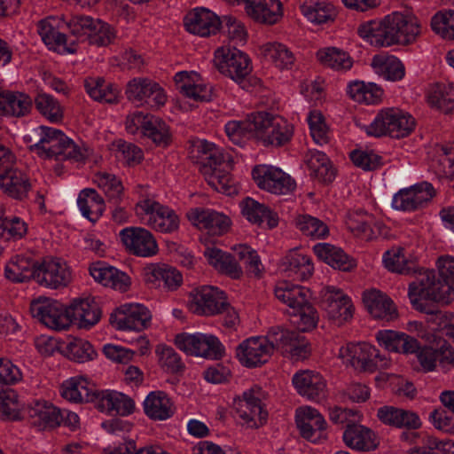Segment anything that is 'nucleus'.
I'll list each match as a JSON object with an SVG mask.
<instances>
[{"instance_id":"423d86ee","label":"nucleus","mask_w":454,"mask_h":454,"mask_svg":"<svg viewBox=\"0 0 454 454\" xmlns=\"http://www.w3.org/2000/svg\"><path fill=\"white\" fill-rule=\"evenodd\" d=\"M136 213L142 222L156 231L171 233L179 228V217L168 206L151 198H142L136 205Z\"/></svg>"},{"instance_id":"c756f323","label":"nucleus","mask_w":454,"mask_h":454,"mask_svg":"<svg viewBox=\"0 0 454 454\" xmlns=\"http://www.w3.org/2000/svg\"><path fill=\"white\" fill-rule=\"evenodd\" d=\"M174 81L177 90L187 98L200 102H207L212 98L211 86L205 83L196 72H178L175 74Z\"/></svg>"},{"instance_id":"9d476101","label":"nucleus","mask_w":454,"mask_h":454,"mask_svg":"<svg viewBox=\"0 0 454 454\" xmlns=\"http://www.w3.org/2000/svg\"><path fill=\"white\" fill-rule=\"evenodd\" d=\"M175 345L187 355L207 359H221L225 352L217 337L201 333H178L175 337Z\"/></svg>"},{"instance_id":"8fccbe9b","label":"nucleus","mask_w":454,"mask_h":454,"mask_svg":"<svg viewBox=\"0 0 454 454\" xmlns=\"http://www.w3.org/2000/svg\"><path fill=\"white\" fill-rule=\"evenodd\" d=\"M85 90L94 100L104 103H115L119 96L117 86L99 76L88 77L84 81Z\"/></svg>"},{"instance_id":"37998d69","label":"nucleus","mask_w":454,"mask_h":454,"mask_svg":"<svg viewBox=\"0 0 454 454\" xmlns=\"http://www.w3.org/2000/svg\"><path fill=\"white\" fill-rule=\"evenodd\" d=\"M313 251L319 260L326 262L334 269L348 271L356 266L353 259L344 251L329 243H318L313 247Z\"/></svg>"},{"instance_id":"6ab92c4d","label":"nucleus","mask_w":454,"mask_h":454,"mask_svg":"<svg viewBox=\"0 0 454 454\" xmlns=\"http://www.w3.org/2000/svg\"><path fill=\"white\" fill-rule=\"evenodd\" d=\"M295 422L302 438L313 443H319L327 438V423L316 408L301 406L296 409Z\"/></svg>"},{"instance_id":"bf43d9fd","label":"nucleus","mask_w":454,"mask_h":454,"mask_svg":"<svg viewBox=\"0 0 454 454\" xmlns=\"http://www.w3.org/2000/svg\"><path fill=\"white\" fill-rule=\"evenodd\" d=\"M254 118V113H252L244 121H230L225 124L226 135L234 145H243L247 139L255 137Z\"/></svg>"},{"instance_id":"49530a36","label":"nucleus","mask_w":454,"mask_h":454,"mask_svg":"<svg viewBox=\"0 0 454 454\" xmlns=\"http://www.w3.org/2000/svg\"><path fill=\"white\" fill-rule=\"evenodd\" d=\"M77 205L82 215L90 222H97L106 209L103 197L92 188H86L80 192Z\"/></svg>"},{"instance_id":"a19ab883","label":"nucleus","mask_w":454,"mask_h":454,"mask_svg":"<svg viewBox=\"0 0 454 454\" xmlns=\"http://www.w3.org/2000/svg\"><path fill=\"white\" fill-rule=\"evenodd\" d=\"M309 176L322 183H331L335 177V171L327 155L318 150L310 149L305 156Z\"/></svg>"},{"instance_id":"4be33fe9","label":"nucleus","mask_w":454,"mask_h":454,"mask_svg":"<svg viewBox=\"0 0 454 454\" xmlns=\"http://www.w3.org/2000/svg\"><path fill=\"white\" fill-rule=\"evenodd\" d=\"M267 335L272 344V352L274 349H280L282 353L296 360L307 356V347L300 333L277 327L271 328Z\"/></svg>"},{"instance_id":"9b49d317","label":"nucleus","mask_w":454,"mask_h":454,"mask_svg":"<svg viewBox=\"0 0 454 454\" xmlns=\"http://www.w3.org/2000/svg\"><path fill=\"white\" fill-rule=\"evenodd\" d=\"M340 356L346 359L355 369L363 372H374L389 366L390 361L372 345L363 343H348L341 347Z\"/></svg>"},{"instance_id":"6e6d98bb","label":"nucleus","mask_w":454,"mask_h":454,"mask_svg":"<svg viewBox=\"0 0 454 454\" xmlns=\"http://www.w3.org/2000/svg\"><path fill=\"white\" fill-rule=\"evenodd\" d=\"M158 365L166 373L178 374L185 369L180 355L170 346L159 344L155 348Z\"/></svg>"},{"instance_id":"f257e3e1","label":"nucleus","mask_w":454,"mask_h":454,"mask_svg":"<svg viewBox=\"0 0 454 454\" xmlns=\"http://www.w3.org/2000/svg\"><path fill=\"white\" fill-rule=\"evenodd\" d=\"M358 35L376 47L409 44L421 33L419 19L411 12H394L382 20H370L359 26Z\"/></svg>"},{"instance_id":"1a4fd4ad","label":"nucleus","mask_w":454,"mask_h":454,"mask_svg":"<svg viewBox=\"0 0 454 454\" xmlns=\"http://www.w3.org/2000/svg\"><path fill=\"white\" fill-rule=\"evenodd\" d=\"M214 65L223 75L237 83L243 82L252 72L249 57L235 47L221 46L214 53Z\"/></svg>"},{"instance_id":"dca6fc26","label":"nucleus","mask_w":454,"mask_h":454,"mask_svg":"<svg viewBox=\"0 0 454 454\" xmlns=\"http://www.w3.org/2000/svg\"><path fill=\"white\" fill-rule=\"evenodd\" d=\"M72 279L67 262L57 257H45L37 263L35 280L51 289L66 287Z\"/></svg>"},{"instance_id":"603ef678","label":"nucleus","mask_w":454,"mask_h":454,"mask_svg":"<svg viewBox=\"0 0 454 454\" xmlns=\"http://www.w3.org/2000/svg\"><path fill=\"white\" fill-rule=\"evenodd\" d=\"M93 183L103 192L109 202L118 204L122 200L124 187L115 175L98 171L93 176Z\"/></svg>"},{"instance_id":"412c9836","label":"nucleus","mask_w":454,"mask_h":454,"mask_svg":"<svg viewBox=\"0 0 454 454\" xmlns=\"http://www.w3.org/2000/svg\"><path fill=\"white\" fill-rule=\"evenodd\" d=\"M272 354V344L268 335L247 339L236 348V356L240 364L249 368L265 364Z\"/></svg>"},{"instance_id":"7c9ffc66","label":"nucleus","mask_w":454,"mask_h":454,"mask_svg":"<svg viewBox=\"0 0 454 454\" xmlns=\"http://www.w3.org/2000/svg\"><path fill=\"white\" fill-rule=\"evenodd\" d=\"M233 160L231 154L223 162H219L215 166H207L202 174L207 184L215 191L232 195L237 192L236 182L231 176L230 171L232 168Z\"/></svg>"},{"instance_id":"f03ea898","label":"nucleus","mask_w":454,"mask_h":454,"mask_svg":"<svg viewBox=\"0 0 454 454\" xmlns=\"http://www.w3.org/2000/svg\"><path fill=\"white\" fill-rule=\"evenodd\" d=\"M24 141L42 159L83 164L90 154L87 147L74 143L62 130L48 126L31 129Z\"/></svg>"},{"instance_id":"c03bdc74","label":"nucleus","mask_w":454,"mask_h":454,"mask_svg":"<svg viewBox=\"0 0 454 454\" xmlns=\"http://www.w3.org/2000/svg\"><path fill=\"white\" fill-rule=\"evenodd\" d=\"M37 264L25 254H15L6 263L4 275L12 282H26L31 278H35Z\"/></svg>"},{"instance_id":"a18cd8bd","label":"nucleus","mask_w":454,"mask_h":454,"mask_svg":"<svg viewBox=\"0 0 454 454\" xmlns=\"http://www.w3.org/2000/svg\"><path fill=\"white\" fill-rule=\"evenodd\" d=\"M0 188L14 199H22L30 189L26 174L18 168L6 169L0 175Z\"/></svg>"},{"instance_id":"6e6552de","label":"nucleus","mask_w":454,"mask_h":454,"mask_svg":"<svg viewBox=\"0 0 454 454\" xmlns=\"http://www.w3.org/2000/svg\"><path fill=\"white\" fill-rule=\"evenodd\" d=\"M408 296L416 309L423 310V301H443L449 296V287L440 277L436 278L434 270H425L409 285Z\"/></svg>"},{"instance_id":"ea45409f","label":"nucleus","mask_w":454,"mask_h":454,"mask_svg":"<svg viewBox=\"0 0 454 454\" xmlns=\"http://www.w3.org/2000/svg\"><path fill=\"white\" fill-rule=\"evenodd\" d=\"M67 309L71 314V322L76 321L82 329L91 328L101 317L98 304L89 299L74 300Z\"/></svg>"},{"instance_id":"4d7b16f0","label":"nucleus","mask_w":454,"mask_h":454,"mask_svg":"<svg viewBox=\"0 0 454 454\" xmlns=\"http://www.w3.org/2000/svg\"><path fill=\"white\" fill-rule=\"evenodd\" d=\"M261 53L280 69L289 68L294 62L293 52L283 43L270 42L260 47Z\"/></svg>"},{"instance_id":"aec40b11","label":"nucleus","mask_w":454,"mask_h":454,"mask_svg":"<svg viewBox=\"0 0 454 454\" xmlns=\"http://www.w3.org/2000/svg\"><path fill=\"white\" fill-rule=\"evenodd\" d=\"M119 235L126 250L133 255L153 257L159 251L155 238L145 228L127 227L122 229Z\"/></svg>"},{"instance_id":"3c124183","label":"nucleus","mask_w":454,"mask_h":454,"mask_svg":"<svg viewBox=\"0 0 454 454\" xmlns=\"http://www.w3.org/2000/svg\"><path fill=\"white\" fill-rule=\"evenodd\" d=\"M31 98L21 92L4 91L0 97V114L20 117L29 113Z\"/></svg>"},{"instance_id":"cd10ccee","label":"nucleus","mask_w":454,"mask_h":454,"mask_svg":"<svg viewBox=\"0 0 454 454\" xmlns=\"http://www.w3.org/2000/svg\"><path fill=\"white\" fill-rule=\"evenodd\" d=\"M362 299L365 308L374 318L387 322L397 318L398 311L393 300L380 290L376 288L364 290Z\"/></svg>"},{"instance_id":"c85d7f7f","label":"nucleus","mask_w":454,"mask_h":454,"mask_svg":"<svg viewBox=\"0 0 454 454\" xmlns=\"http://www.w3.org/2000/svg\"><path fill=\"white\" fill-rule=\"evenodd\" d=\"M187 217L193 225L211 235L223 234L231 224L228 216L209 208H192Z\"/></svg>"},{"instance_id":"a211bd4d","label":"nucleus","mask_w":454,"mask_h":454,"mask_svg":"<svg viewBox=\"0 0 454 454\" xmlns=\"http://www.w3.org/2000/svg\"><path fill=\"white\" fill-rule=\"evenodd\" d=\"M225 293L218 287L202 286L193 289L189 294V309L200 316L220 314L225 305Z\"/></svg>"},{"instance_id":"58836bf2","label":"nucleus","mask_w":454,"mask_h":454,"mask_svg":"<svg viewBox=\"0 0 454 454\" xmlns=\"http://www.w3.org/2000/svg\"><path fill=\"white\" fill-rule=\"evenodd\" d=\"M246 12L254 21L274 24L282 16L281 3L278 0H247Z\"/></svg>"},{"instance_id":"09e8293b","label":"nucleus","mask_w":454,"mask_h":454,"mask_svg":"<svg viewBox=\"0 0 454 454\" xmlns=\"http://www.w3.org/2000/svg\"><path fill=\"white\" fill-rule=\"evenodd\" d=\"M372 67L374 72L387 81H399L405 74L401 60L392 55L379 54L372 58Z\"/></svg>"},{"instance_id":"864d4df0","label":"nucleus","mask_w":454,"mask_h":454,"mask_svg":"<svg viewBox=\"0 0 454 454\" xmlns=\"http://www.w3.org/2000/svg\"><path fill=\"white\" fill-rule=\"evenodd\" d=\"M294 225L303 236L312 239H325L330 233L324 221L309 214L297 215L294 218Z\"/></svg>"},{"instance_id":"20e7f679","label":"nucleus","mask_w":454,"mask_h":454,"mask_svg":"<svg viewBox=\"0 0 454 454\" xmlns=\"http://www.w3.org/2000/svg\"><path fill=\"white\" fill-rule=\"evenodd\" d=\"M276 298L288 307L291 322L301 332L314 329L318 322V314L309 301V291L299 285L283 280L274 288Z\"/></svg>"},{"instance_id":"774afa93","label":"nucleus","mask_w":454,"mask_h":454,"mask_svg":"<svg viewBox=\"0 0 454 454\" xmlns=\"http://www.w3.org/2000/svg\"><path fill=\"white\" fill-rule=\"evenodd\" d=\"M432 29L446 40H454V10L435 13L431 20Z\"/></svg>"},{"instance_id":"e433bc0d","label":"nucleus","mask_w":454,"mask_h":454,"mask_svg":"<svg viewBox=\"0 0 454 454\" xmlns=\"http://www.w3.org/2000/svg\"><path fill=\"white\" fill-rule=\"evenodd\" d=\"M342 439L347 447L359 451H371L378 447L376 434L370 428L358 424H348Z\"/></svg>"},{"instance_id":"a878e982","label":"nucleus","mask_w":454,"mask_h":454,"mask_svg":"<svg viewBox=\"0 0 454 454\" xmlns=\"http://www.w3.org/2000/svg\"><path fill=\"white\" fill-rule=\"evenodd\" d=\"M27 412L30 425L38 430L58 427L63 419L60 410L45 400L32 402L27 406Z\"/></svg>"},{"instance_id":"f3484780","label":"nucleus","mask_w":454,"mask_h":454,"mask_svg":"<svg viewBox=\"0 0 454 454\" xmlns=\"http://www.w3.org/2000/svg\"><path fill=\"white\" fill-rule=\"evenodd\" d=\"M435 193L432 184L426 181L420 182L395 193L392 199V207L404 212L416 211L431 201Z\"/></svg>"},{"instance_id":"0eeeda50","label":"nucleus","mask_w":454,"mask_h":454,"mask_svg":"<svg viewBox=\"0 0 454 454\" xmlns=\"http://www.w3.org/2000/svg\"><path fill=\"white\" fill-rule=\"evenodd\" d=\"M255 137L264 145L282 146L293 137V127L284 118L267 112L254 113Z\"/></svg>"},{"instance_id":"39448f33","label":"nucleus","mask_w":454,"mask_h":454,"mask_svg":"<svg viewBox=\"0 0 454 454\" xmlns=\"http://www.w3.org/2000/svg\"><path fill=\"white\" fill-rule=\"evenodd\" d=\"M415 119L408 112L396 107L380 110L373 121L364 127L369 136H389L400 138L409 136L415 129Z\"/></svg>"},{"instance_id":"052dcab7","label":"nucleus","mask_w":454,"mask_h":454,"mask_svg":"<svg viewBox=\"0 0 454 454\" xmlns=\"http://www.w3.org/2000/svg\"><path fill=\"white\" fill-rule=\"evenodd\" d=\"M427 101L445 114L454 112V83L436 84L429 92Z\"/></svg>"},{"instance_id":"f8f14e48","label":"nucleus","mask_w":454,"mask_h":454,"mask_svg":"<svg viewBox=\"0 0 454 454\" xmlns=\"http://www.w3.org/2000/svg\"><path fill=\"white\" fill-rule=\"evenodd\" d=\"M30 312L33 317L52 330H66L71 325V314L67 308L51 298L39 297L33 301Z\"/></svg>"},{"instance_id":"69168bd1","label":"nucleus","mask_w":454,"mask_h":454,"mask_svg":"<svg viewBox=\"0 0 454 454\" xmlns=\"http://www.w3.org/2000/svg\"><path fill=\"white\" fill-rule=\"evenodd\" d=\"M384 266L392 272L409 274L414 270L412 262L404 255V249L400 247H392L383 254Z\"/></svg>"},{"instance_id":"13d9d810","label":"nucleus","mask_w":454,"mask_h":454,"mask_svg":"<svg viewBox=\"0 0 454 454\" xmlns=\"http://www.w3.org/2000/svg\"><path fill=\"white\" fill-rule=\"evenodd\" d=\"M348 94L357 103L373 105L380 102L383 91L375 83L355 81L348 84Z\"/></svg>"},{"instance_id":"680f3d73","label":"nucleus","mask_w":454,"mask_h":454,"mask_svg":"<svg viewBox=\"0 0 454 454\" xmlns=\"http://www.w3.org/2000/svg\"><path fill=\"white\" fill-rule=\"evenodd\" d=\"M285 263L289 276L297 279L305 280L313 273L314 267L310 257L297 251L290 252L285 258Z\"/></svg>"},{"instance_id":"5fc2aeb1","label":"nucleus","mask_w":454,"mask_h":454,"mask_svg":"<svg viewBox=\"0 0 454 454\" xmlns=\"http://www.w3.org/2000/svg\"><path fill=\"white\" fill-rule=\"evenodd\" d=\"M317 60L325 67L337 71L349 70L353 60L348 52L337 47H325L317 51Z\"/></svg>"},{"instance_id":"de8ad7c7","label":"nucleus","mask_w":454,"mask_h":454,"mask_svg":"<svg viewBox=\"0 0 454 454\" xmlns=\"http://www.w3.org/2000/svg\"><path fill=\"white\" fill-rule=\"evenodd\" d=\"M300 8L309 21L317 25L333 21L336 16L334 6L326 0H302Z\"/></svg>"},{"instance_id":"ddd939ff","label":"nucleus","mask_w":454,"mask_h":454,"mask_svg":"<svg viewBox=\"0 0 454 454\" xmlns=\"http://www.w3.org/2000/svg\"><path fill=\"white\" fill-rule=\"evenodd\" d=\"M125 94L128 100L137 106L159 108L167 101L164 90L159 83L147 77H135L129 81Z\"/></svg>"},{"instance_id":"338daca9","label":"nucleus","mask_w":454,"mask_h":454,"mask_svg":"<svg viewBox=\"0 0 454 454\" xmlns=\"http://www.w3.org/2000/svg\"><path fill=\"white\" fill-rule=\"evenodd\" d=\"M372 219L366 214L355 213L348 216L347 225L357 237L364 240H370L376 237L372 227Z\"/></svg>"},{"instance_id":"79ce46f5","label":"nucleus","mask_w":454,"mask_h":454,"mask_svg":"<svg viewBox=\"0 0 454 454\" xmlns=\"http://www.w3.org/2000/svg\"><path fill=\"white\" fill-rule=\"evenodd\" d=\"M241 208L243 215L252 223L262 225L265 223L270 229L275 228L278 223L276 213L252 198H246L241 202Z\"/></svg>"},{"instance_id":"4c0bfd02","label":"nucleus","mask_w":454,"mask_h":454,"mask_svg":"<svg viewBox=\"0 0 454 454\" xmlns=\"http://www.w3.org/2000/svg\"><path fill=\"white\" fill-rule=\"evenodd\" d=\"M189 153L195 162L201 165V171L205 170L207 166L209 168L225 161L229 154L215 144L201 139L192 142Z\"/></svg>"},{"instance_id":"2f4dec72","label":"nucleus","mask_w":454,"mask_h":454,"mask_svg":"<svg viewBox=\"0 0 454 454\" xmlns=\"http://www.w3.org/2000/svg\"><path fill=\"white\" fill-rule=\"evenodd\" d=\"M61 396L74 403L96 402L98 391L82 376H74L65 380L60 387Z\"/></svg>"},{"instance_id":"2eb2a0df","label":"nucleus","mask_w":454,"mask_h":454,"mask_svg":"<svg viewBox=\"0 0 454 454\" xmlns=\"http://www.w3.org/2000/svg\"><path fill=\"white\" fill-rule=\"evenodd\" d=\"M257 186L268 192L286 195L294 191L296 183L282 169L270 165H258L252 170Z\"/></svg>"},{"instance_id":"b1692460","label":"nucleus","mask_w":454,"mask_h":454,"mask_svg":"<svg viewBox=\"0 0 454 454\" xmlns=\"http://www.w3.org/2000/svg\"><path fill=\"white\" fill-rule=\"evenodd\" d=\"M297 393L302 397L320 402L326 396V380L319 372L313 370H300L292 378Z\"/></svg>"},{"instance_id":"0e129e2a","label":"nucleus","mask_w":454,"mask_h":454,"mask_svg":"<svg viewBox=\"0 0 454 454\" xmlns=\"http://www.w3.org/2000/svg\"><path fill=\"white\" fill-rule=\"evenodd\" d=\"M87 36L88 43L98 47H105L114 43L116 33L114 28L100 20H93Z\"/></svg>"},{"instance_id":"5701e85b","label":"nucleus","mask_w":454,"mask_h":454,"mask_svg":"<svg viewBox=\"0 0 454 454\" xmlns=\"http://www.w3.org/2000/svg\"><path fill=\"white\" fill-rule=\"evenodd\" d=\"M145 282L153 288L175 291L183 284V276L176 268L165 263H149L144 268Z\"/></svg>"},{"instance_id":"72a5a7b5","label":"nucleus","mask_w":454,"mask_h":454,"mask_svg":"<svg viewBox=\"0 0 454 454\" xmlns=\"http://www.w3.org/2000/svg\"><path fill=\"white\" fill-rule=\"evenodd\" d=\"M220 23L218 16L206 8H196L184 18L186 30L200 36L215 34Z\"/></svg>"},{"instance_id":"7ed1b4c3","label":"nucleus","mask_w":454,"mask_h":454,"mask_svg":"<svg viewBox=\"0 0 454 454\" xmlns=\"http://www.w3.org/2000/svg\"><path fill=\"white\" fill-rule=\"evenodd\" d=\"M90 16H74L69 20L63 17H48L38 24V33L50 50L60 54L76 51V43L68 39L66 32L76 36L79 41H86L89 29L93 23Z\"/></svg>"},{"instance_id":"473e14b6","label":"nucleus","mask_w":454,"mask_h":454,"mask_svg":"<svg viewBox=\"0 0 454 454\" xmlns=\"http://www.w3.org/2000/svg\"><path fill=\"white\" fill-rule=\"evenodd\" d=\"M90 273L97 282L120 292H126L131 284L130 278L125 272L104 262L92 263Z\"/></svg>"},{"instance_id":"e2e57ef3","label":"nucleus","mask_w":454,"mask_h":454,"mask_svg":"<svg viewBox=\"0 0 454 454\" xmlns=\"http://www.w3.org/2000/svg\"><path fill=\"white\" fill-rule=\"evenodd\" d=\"M38 112L49 121L59 122L63 119V108L59 102L51 95L40 93L35 99Z\"/></svg>"},{"instance_id":"f704fd0d","label":"nucleus","mask_w":454,"mask_h":454,"mask_svg":"<svg viewBox=\"0 0 454 454\" xmlns=\"http://www.w3.org/2000/svg\"><path fill=\"white\" fill-rule=\"evenodd\" d=\"M97 406L109 415L129 416L135 410V402L127 395L114 390L98 391Z\"/></svg>"},{"instance_id":"bb28decb","label":"nucleus","mask_w":454,"mask_h":454,"mask_svg":"<svg viewBox=\"0 0 454 454\" xmlns=\"http://www.w3.org/2000/svg\"><path fill=\"white\" fill-rule=\"evenodd\" d=\"M322 305L328 317L341 324L352 317L353 304L350 298L342 290L328 286L323 295Z\"/></svg>"},{"instance_id":"4468645a","label":"nucleus","mask_w":454,"mask_h":454,"mask_svg":"<svg viewBox=\"0 0 454 454\" xmlns=\"http://www.w3.org/2000/svg\"><path fill=\"white\" fill-rule=\"evenodd\" d=\"M263 393L260 387L245 391L242 396L235 400L234 406L239 418L248 427H259L266 423L268 412L262 401Z\"/></svg>"},{"instance_id":"393cba45","label":"nucleus","mask_w":454,"mask_h":454,"mask_svg":"<svg viewBox=\"0 0 454 454\" xmlns=\"http://www.w3.org/2000/svg\"><path fill=\"white\" fill-rule=\"evenodd\" d=\"M152 314L140 303H125L119 308L116 328L121 331L141 332L151 325Z\"/></svg>"},{"instance_id":"c9c22d12","label":"nucleus","mask_w":454,"mask_h":454,"mask_svg":"<svg viewBox=\"0 0 454 454\" xmlns=\"http://www.w3.org/2000/svg\"><path fill=\"white\" fill-rule=\"evenodd\" d=\"M145 414L152 420L163 421L170 419L176 411L174 402L167 393L151 391L143 402Z\"/></svg>"}]
</instances>
